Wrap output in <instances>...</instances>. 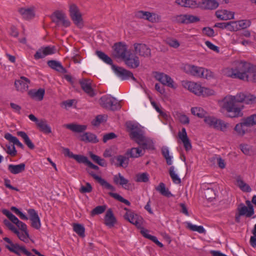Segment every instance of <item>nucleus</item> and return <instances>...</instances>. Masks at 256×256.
<instances>
[{
  "mask_svg": "<svg viewBox=\"0 0 256 256\" xmlns=\"http://www.w3.org/2000/svg\"><path fill=\"white\" fill-rule=\"evenodd\" d=\"M239 94L236 96L228 95L219 102L222 110L228 112L227 116L230 118H237L243 116V105L239 106L237 103H240L242 98Z\"/></svg>",
  "mask_w": 256,
  "mask_h": 256,
  "instance_id": "f257e3e1",
  "label": "nucleus"
},
{
  "mask_svg": "<svg viewBox=\"0 0 256 256\" xmlns=\"http://www.w3.org/2000/svg\"><path fill=\"white\" fill-rule=\"evenodd\" d=\"M252 68L253 65L251 64L244 60H238L234 62V68H226L224 72L228 77L249 81Z\"/></svg>",
  "mask_w": 256,
  "mask_h": 256,
  "instance_id": "f03ea898",
  "label": "nucleus"
},
{
  "mask_svg": "<svg viewBox=\"0 0 256 256\" xmlns=\"http://www.w3.org/2000/svg\"><path fill=\"white\" fill-rule=\"evenodd\" d=\"M130 139L136 142L140 143L145 136L143 128L138 124L127 122L126 124Z\"/></svg>",
  "mask_w": 256,
  "mask_h": 256,
  "instance_id": "7ed1b4c3",
  "label": "nucleus"
},
{
  "mask_svg": "<svg viewBox=\"0 0 256 256\" xmlns=\"http://www.w3.org/2000/svg\"><path fill=\"white\" fill-rule=\"evenodd\" d=\"M184 70L187 74L198 78L208 79L212 76V72L204 68L192 64H186Z\"/></svg>",
  "mask_w": 256,
  "mask_h": 256,
  "instance_id": "20e7f679",
  "label": "nucleus"
},
{
  "mask_svg": "<svg viewBox=\"0 0 256 256\" xmlns=\"http://www.w3.org/2000/svg\"><path fill=\"white\" fill-rule=\"evenodd\" d=\"M4 240L8 243V244L6 245V248L10 252H14L17 256H20L22 254H24L27 256H34L32 255L30 252H28L24 246L12 242V241L7 237L4 238Z\"/></svg>",
  "mask_w": 256,
  "mask_h": 256,
  "instance_id": "39448f33",
  "label": "nucleus"
},
{
  "mask_svg": "<svg viewBox=\"0 0 256 256\" xmlns=\"http://www.w3.org/2000/svg\"><path fill=\"white\" fill-rule=\"evenodd\" d=\"M100 104L103 108L112 110L120 109L121 107L119 102L110 95H105L102 96L100 100Z\"/></svg>",
  "mask_w": 256,
  "mask_h": 256,
  "instance_id": "423d86ee",
  "label": "nucleus"
},
{
  "mask_svg": "<svg viewBox=\"0 0 256 256\" xmlns=\"http://www.w3.org/2000/svg\"><path fill=\"white\" fill-rule=\"evenodd\" d=\"M70 14L74 22L78 26H82V14L78 6L74 4H72L70 6Z\"/></svg>",
  "mask_w": 256,
  "mask_h": 256,
  "instance_id": "0eeeda50",
  "label": "nucleus"
},
{
  "mask_svg": "<svg viewBox=\"0 0 256 256\" xmlns=\"http://www.w3.org/2000/svg\"><path fill=\"white\" fill-rule=\"evenodd\" d=\"M124 217L126 220L135 225L138 228H141L142 226L144 221L142 218L132 212H126Z\"/></svg>",
  "mask_w": 256,
  "mask_h": 256,
  "instance_id": "6e6552de",
  "label": "nucleus"
},
{
  "mask_svg": "<svg viewBox=\"0 0 256 256\" xmlns=\"http://www.w3.org/2000/svg\"><path fill=\"white\" fill-rule=\"evenodd\" d=\"M112 69L116 74L122 80H128L131 78L134 80H136L132 73L129 70L121 67L116 66L114 65H112Z\"/></svg>",
  "mask_w": 256,
  "mask_h": 256,
  "instance_id": "1a4fd4ad",
  "label": "nucleus"
},
{
  "mask_svg": "<svg viewBox=\"0 0 256 256\" xmlns=\"http://www.w3.org/2000/svg\"><path fill=\"white\" fill-rule=\"evenodd\" d=\"M114 55L115 57L118 58H122L124 59L127 56V46L126 45L122 43L119 42L114 44Z\"/></svg>",
  "mask_w": 256,
  "mask_h": 256,
  "instance_id": "9d476101",
  "label": "nucleus"
},
{
  "mask_svg": "<svg viewBox=\"0 0 256 256\" xmlns=\"http://www.w3.org/2000/svg\"><path fill=\"white\" fill-rule=\"evenodd\" d=\"M182 84L184 88H187L195 94L201 96L202 86L200 84L192 82L183 81Z\"/></svg>",
  "mask_w": 256,
  "mask_h": 256,
  "instance_id": "9b49d317",
  "label": "nucleus"
},
{
  "mask_svg": "<svg viewBox=\"0 0 256 256\" xmlns=\"http://www.w3.org/2000/svg\"><path fill=\"white\" fill-rule=\"evenodd\" d=\"M53 15L56 18L53 20V22L57 24L61 23L64 27H68L70 26V22L64 12L57 10L54 13Z\"/></svg>",
  "mask_w": 256,
  "mask_h": 256,
  "instance_id": "f8f14e48",
  "label": "nucleus"
},
{
  "mask_svg": "<svg viewBox=\"0 0 256 256\" xmlns=\"http://www.w3.org/2000/svg\"><path fill=\"white\" fill-rule=\"evenodd\" d=\"M82 90L90 96L93 97L96 93L92 88V80L90 79L84 78L80 81Z\"/></svg>",
  "mask_w": 256,
  "mask_h": 256,
  "instance_id": "ddd939ff",
  "label": "nucleus"
},
{
  "mask_svg": "<svg viewBox=\"0 0 256 256\" xmlns=\"http://www.w3.org/2000/svg\"><path fill=\"white\" fill-rule=\"evenodd\" d=\"M134 52L136 54L144 57L150 56V49L144 44L136 43L134 44Z\"/></svg>",
  "mask_w": 256,
  "mask_h": 256,
  "instance_id": "4468645a",
  "label": "nucleus"
},
{
  "mask_svg": "<svg viewBox=\"0 0 256 256\" xmlns=\"http://www.w3.org/2000/svg\"><path fill=\"white\" fill-rule=\"evenodd\" d=\"M30 84V80L24 76H21L20 80L14 82L16 90L22 92L28 90Z\"/></svg>",
  "mask_w": 256,
  "mask_h": 256,
  "instance_id": "2eb2a0df",
  "label": "nucleus"
},
{
  "mask_svg": "<svg viewBox=\"0 0 256 256\" xmlns=\"http://www.w3.org/2000/svg\"><path fill=\"white\" fill-rule=\"evenodd\" d=\"M135 16L138 18L148 20L152 22H156L158 19V16L156 14L142 10L136 12Z\"/></svg>",
  "mask_w": 256,
  "mask_h": 256,
  "instance_id": "dca6fc26",
  "label": "nucleus"
},
{
  "mask_svg": "<svg viewBox=\"0 0 256 256\" xmlns=\"http://www.w3.org/2000/svg\"><path fill=\"white\" fill-rule=\"evenodd\" d=\"M28 212L32 222V226L36 230L40 229L41 226V223L36 212L34 209L31 208L28 210Z\"/></svg>",
  "mask_w": 256,
  "mask_h": 256,
  "instance_id": "f3484780",
  "label": "nucleus"
},
{
  "mask_svg": "<svg viewBox=\"0 0 256 256\" xmlns=\"http://www.w3.org/2000/svg\"><path fill=\"white\" fill-rule=\"evenodd\" d=\"M178 136L179 138L183 143L186 150L188 151L191 150L192 148V144L188 136L185 128H183L182 129V130L178 132Z\"/></svg>",
  "mask_w": 256,
  "mask_h": 256,
  "instance_id": "a211bd4d",
  "label": "nucleus"
},
{
  "mask_svg": "<svg viewBox=\"0 0 256 256\" xmlns=\"http://www.w3.org/2000/svg\"><path fill=\"white\" fill-rule=\"evenodd\" d=\"M218 5L216 0H201L198 3L199 6L204 10H215Z\"/></svg>",
  "mask_w": 256,
  "mask_h": 256,
  "instance_id": "6ab92c4d",
  "label": "nucleus"
},
{
  "mask_svg": "<svg viewBox=\"0 0 256 256\" xmlns=\"http://www.w3.org/2000/svg\"><path fill=\"white\" fill-rule=\"evenodd\" d=\"M249 127L246 121L242 118L240 123L235 126L234 130L238 136H242L248 132V128Z\"/></svg>",
  "mask_w": 256,
  "mask_h": 256,
  "instance_id": "aec40b11",
  "label": "nucleus"
},
{
  "mask_svg": "<svg viewBox=\"0 0 256 256\" xmlns=\"http://www.w3.org/2000/svg\"><path fill=\"white\" fill-rule=\"evenodd\" d=\"M88 172L96 180L102 187L112 191L114 190V187L110 184L106 180L102 178L101 177L96 175L93 172L89 170H88Z\"/></svg>",
  "mask_w": 256,
  "mask_h": 256,
  "instance_id": "412c9836",
  "label": "nucleus"
},
{
  "mask_svg": "<svg viewBox=\"0 0 256 256\" xmlns=\"http://www.w3.org/2000/svg\"><path fill=\"white\" fill-rule=\"evenodd\" d=\"M18 12L26 20L32 18L34 16V7H24L18 9Z\"/></svg>",
  "mask_w": 256,
  "mask_h": 256,
  "instance_id": "4be33fe9",
  "label": "nucleus"
},
{
  "mask_svg": "<svg viewBox=\"0 0 256 256\" xmlns=\"http://www.w3.org/2000/svg\"><path fill=\"white\" fill-rule=\"evenodd\" d=\"M126 64L130 68H136L140 65L139 58L134 55L129 54L128 56L124 58Z\"/></svg>",
  "mask_w": 256,
  "mask_h": 256,
  "instance_id": "5701e85b",
  "label": "nucleus"
},
{
  "mask_svg": "<svg viewBox=\"0 0 256 256\" xmlns=\"http://www.w3.org/2000/svg\"><path fill=\"white\" fill-rule=\"evenodd\" d=\"M156 79L164 85H166L170 88H174V81L168 76L162 73L158 74L156 76Z\"/></svg>",
  "mask_w": 256,
  "mask_h": 256,
  "instance_id": "b1692460",
  "label": "nucleus"
},
{
  "mask_svg": "<svg viewBox=\"0 0 256 256\" xmlns=\"http://www.w3.org/2000/svg\"><path fill=\"white\" fill-rule=\"evenodd\" d=\"M138 144L140 146V148L144 152L145 150H154V148L152 140L146 136L142 138L140 142L138 143Z\"/></svg>",
  "mask_w": 256,
  "mask_h": 256,
  "instance_id": "393cba45",
  "label": "nucleus"
},
{
  "mask_svg": "<svg viewBox=\"0 0 256 256\" xmlns=\"http://www.w3.org/2000/svg\"><path fill=\"white\" fill-rule=\"evenodd\" d=\"M114 181L116 184H119L126 190H128L130 184L128 180L125 178L120 173L114 176Z\"/></svg>",
  "mask_w": 256,
  "mask_h": 256,
  "instance_id": "a878e982",
  "label": "nucleus"
},
{
  "mask_svg": "<svg viewBox=\"0 0 256 256\" xmlns=\"http://www.w3.org/2000/svg\"><path fill=\"white\" fill-rule=\"evenodd\" d=\"M116 222L115 218L111 210H108L104 216V224L108 227L111 228L113 227Z\"/></svg>",
  "mask_w": 256,
  "mask_h": 256,
  "instance_id": "bb28decb",
  "label": "nucleus"
},
{
  "mask_svg": "<svg viewBox=\"0 0 256 256\" xmlns=\"http://www.w3.org/2000/svg\"><path fill=\"white\" fill-rule=\"evenodd\" d=\"M44 93L45 90L43 88H39L38 90L33 89L28 91V94L31 98L40 101L43 99Z\"/></svg>",
  "mask_w": 256,
  "mask_h": 256,
  "instance_id": "cd10ccee",
  "label": "nucleus"
},
{
  "mask_svg": "<svg viewBox=\"0 0 256 256\" xmlns=\"http://www.w3.org/2000/svg\"><path fill=\"white\" fill-rule=\"evenodd\" d=\"M26 164L24 163H20L18 164H10L8 166V171L14 174H16L24 171Z\"/></svg>",
  "mask_w": 256,
  "mask_h": 256,
  "instance_id": "c85d7f7f",
  "label": "nucleus"
},
{
  "mask_svg": "<svg viewBox=\"0 0 256 256\" xmlns=\"http://www.w3.org/2000/svg\"><path fill=\"white\" fill-rule=\"evenodd\" d=\"M126 154L132 158H138L144 154V152L140 148H132L128 149Z\"/></svg>",
  "mask_w": 256,
  "mask_h": 256,
  "instance_id": "c756f323",
  "label": "nucleus"
},
{
  "mask_svg": "<svg viewBox=\"0 0 256 256\" xmlns=\"http://www.w3.org/2000/svg\"><path fill=\"white\" fill-rule=\"evenodd\" d=\"M218 18L222 20H228L234 18V13L226 10H218L216 12Z\"/></svg>",
  "mask_w": 256,
  "mask_h": 256,
  "instance_id": "7c9ffc66",
  "label": "nucleus"
},
{
  "mask_svg": "<svg viewBox=\"0 0 256 256\" xmlns=\"http://www.w3.org/2000/svg\"><path fill=\"white\" fill-rule=\"evenodd\" d=\"M238 212H239V216H245L248 218L252 216L254 214V209L250 207L248 208L246 206L242 204L238 208Z\"/></svg>",
  "mask_w": 256,
  "mask_h": 256,
  "instance_id": "2f4dec72",
  "label": "nucleus"
},
{
  "mask_svg": "<svg viewBox=\"0 0 256 256\" xmlns=\"http://www.w3.org/2000/svg\"><path fill=\"white\" fill-rule=\"evenodd\" d=\"M114 160H116L118 162V164H115L116 166H122L123 168L127 167L129 162L128 158L122 155H119L113 158L111 160L112 162H114Z\"/></svg>",
  "mask_w": 256,
  "mask_h": 256,
  "instance_id": "473e14b6",
  "label": "nucleus"
},
{
  "mask_svg": "<svg viewBox=\"0 0 256 256\" xmlns=\"http://www.w3.org/2000/svg\"><path fill=\"white\" fill-rule=\"evenodd\" d=\"M238 94L239 96H241L242 100H240V102H244L247 104H256V96L251 94H246L242 92Z\"/></svg>",
  "mask_w": 256,
  "mask_h": 256,
  "instance_id": "72a5a7b5",
  "label": "nucleus"
},
{
  "mask_svg": "<svg viewBox=\"0 0 256 256\" xmlns=\"http://www.w3.org/2000/svg\"><path fill=\"white\" fill-rule=\"evenodd\" d=\"M48 65L50 68L56 70V71L62 73L66 72V69L63 67L60 62L58 61L54 60H48Z\"/></svg>",
  "mask_w": 256,
  "mask_h": 256,
  "instance_id": "f704fd0d",
  "label": "nucleus"
},
{
  "mask_svg": "<svg viewBox=\"0 0 256 256\" xmlns=\"http://www.w3.org/2000/svg\"><path fill=\"white\" fill-rule=\"evenodd\" d=\"M65 128L73 132H82L86 129V126L85 125L78 124H66L64 126Z\"/></svg>",
  "mask_w": 256,
  "mask_h": 256,
  "instance_id": "c9c22d12",
  "label": "nucleus"
},
{
  "mask_svg": "<svg viewBox=\"0 0 256 256\" xmlns=\"http://www.w3.org/2000/svg\"><path fill=\"white\" fill-rule=\"evenodd\" d=\"M140 228V232L144 237L152 240L160 248H162L164 246L163 244L158 240L156 236H152L148 234V230H146L142 227Z\"/></svg>",
  "mask_w": 256,
  "mask_h": 256,
  "instance_id": "e433bc0d",
  "label": "nucleus"
},
{
  "mask_svg": "<svg viewBox=\"0 0 256 256\" xmlns=\"http://www.w3.org/2000/svg\"><path fill=\"white\" fill-rule=\"evenodd\" d=\"M36 126L44 134H48L52 132L51 128L46 120H40Z\"/></svg>",
  "mask_w": 256,
  "mask_h": 256,
  "instance_id": "4c0bfd02",
  "label": "nucleus"
},
{
  "mask_svg": "<svg viewBox=\"0 0 256 256\" xmlns=\"http://www.w3.org/2000/svg\"><path fill=\"white\" fill-rule=\"evenodd\" d=\"M81 140L85 142L96 143L98 142L96 136L90 132H86L81 136Z\"/></svg>",
  "mask_w": 256,
  "mask_h": 256,
  "instance_id": "58836bf2",
  "label": "nucleus"
},
{
  "mask_svg": "<svg viewBox=\"0 0 256 256\" xmlns=\"http://www.w3.org/2000/svg\"><path fill=\"white\" fill-rule=\"evenodd\" d=\"M17 134L18 136L21 137L25 144L30 148V149H34V144L30 140V139L29 137L27 135V134L22 131H20L17 132Z\"/></svg>",
  "mask_w": 256,
  "mask_h": 256,
  "instance_id": "ea45409f",
  "label": "nucleus"
},
{
  "mask_svg": "<svg viewBox=\"0 0 256 256\" xmlns=\"http://www.w3.org/2000/svg\"><path fill=\"white\" fill-rule=\"evenodd\" d=\"M251 36L250 31L246 30L240 32V34H236L233 36L232 44H237L240 43V38L242 36L246 38H250Z\"/></svg>",
  "mask_w": 256,
  "mask_h": 256,
  "instance_id": "a19ab883",
  "label": "nucleus"
},
{
  "mask_svg": "<svg viewBox=\"0 0 256 256\" xmlns=\"http://www.w3.org/2000/svg\"><path fill=\"white\" fill-rule=\"evenodd\" d=\"M228 127V123L225 122L221 119L218 118L214 129L222 132H225L227 130Z\"/></svg>",
  "mask_w": 256,
  "mask_h": 256,
  "instance_id": "79ce46f5",
  "label": "nucleus"
},
{
  "mask_svg": "<svg viewBox=\"0 0 256 256\" xmlns=\"http://www.w3.org/2000/svg\"><path fill=\"white\" fill-rule=\"evenodd\" d=\"M204 118V122L210 128H214L216 122L218 120V118L214 117V116H205Z\"/></svg>",
  "mask_w": 256,
  "mask_h": 256,
  "instance_id": "37998d69",
  "label": "nucleus"
},
{
  "mask_svg": "<svg viewBox=\"0 0 256 256\" xmlns=\"http://www.w3.org/2000/svg\"><path fill=\"white\" fill-rule=\"evenodd\" d=\"M4 138L10 142H12L14 145L15 144L22 148H24V145L19 141L18 138L16 137L13 136L10 134H6L4 135Z\"/></svg>",
  "mask_w": 256,
  "mask_h": 256,
  "instance_id": "c03bdc74",
  "label": "nucleus"
},
{
  "mask_svg": "<svg viewBox=\"0 0 256 256\" xmlns=\"http://www.w3.org/2000/svg\"><path fill=\"white\" fill-rule=\"evenodd\" d=\"M176 2L178 4L184 7L194 8L197 5L196 2L192 0H176Z\"/></svg>",
  "mask_w": 256,
  "mask_h": 256,
  "instance_id": "a18cd8bd",
  "label": "nucleus"
},
{
  "mask_svg": "<svg viewBox=\"0 0 256 256\" xmlns=\"http://www.w3.org/2000/svg\"><path fill=\"white\" fill-rule=\"evenodd\" d=\"M156 189L162 195L170 197L172 196L168 190L166 188V186L163 182H160Z\"/></svg>",
  "mask_w": 256,
  "mask_h": 256,
  "instance_id": "49530a36",
  "label": "nucleus"
},
{
  "mask_svg": "<svg viewBox=\"0 0 256 256\" xmlns=\"http://www.w3.org/2000/svg\"><path fill=\"white\" fill-rule=\"evenodd\" d=\"M186 228L193 232H197L200 234H203L205 232V230L202 226H198L196 225L192 224L190 222H186Z\"/></svg>",
  "mask_w": 256,
  "mask_h": 256,
  "instance_id": "de8ad7c7",
  "label": "nucleus"
},
{
  "mask_svg": "<svg viewBox=\"0 0 256 256\" xmlns=\"http://www.w3.org/2000/svg\"><path fill=\"white\" fill-rule=\"evenodd\" d=\"M14 234L17 235L20 240L26 243H27L29 242L30 237L28 230H26V231L21 230L20 232L18 230H17V232H15Z\"/></svg>",
  "mask_w": 256,
  "mask_h": 256,
  "instance_id": "09e8293b",
  "label": "nucleus"
},
{
  "mask_svg": "<svg viewBox=\"0 0 256 256\" xmlns=\"http://www.w3.org/2000/svg\"><path fill=\"white\" fill-rule=\"evenodd\" d=\"M73 230L79 236L82 238L85 236V228L83 225L79 224H74Z\"/></svg>",
  "mask_w": 256,
  "mask_h": 256,
  "instance_id": "8fccbe9b",
  "label": "nucleus"
},
{
  "mask_svg": "<svg viewBox=\"0 0 256 256\" xmlns=\"http://www.w3.org/2000/svg\"><path fill=\"white\" fill-rule=\"evenodd\" d=\"M192 114L198 118H204L206 114V112L200 107H194L191 108Z\"/></svg>",
  "mask_w": 256,
  "mask_h": 256,
  "instance_id": "3c124183",
  "label": "nucleus"
},
{
  "mask_svg": "<svg viewBox=\"0 0 256 256\" xmlns=\"http://www.w3.org/2000/svg\"><path fill=\"white\" fill-rule=\"evenodd\" d=\"M236 184L244 192H249L252 190L250 186L241 179H237Z\"/></svg>",
  "mask_w": 256,
  "mask_h": 256,
  "instance_id": "603ef678",
  "label": "nucleus"
},
{
  "mask_svg": "<svg viewBox=\"0 0 256 256\" xmlns=\"http://www.w3.org/2000/svg\"><path fill=\"white\" fill-rule=\"evenodd\" d=\"M96 54L97 56L102 60L105 63L110 64L112 66V61L110 57L106 54L104 52L101 51H96Z\"/></svg>",
  "mask_w": 256,
  "mask_h": 256,
  "instance_id": "864d4df0",
  "label": "nucleus"
},
{
  "mask_svg": "<svg viewBox=\"0 0 256 256\" xmlns=\"http://www.w3.org/2000/svg\"><path fill=\"white\" fill-rule=\"evenodd\" d=\"M169 172L170 175L174 184H180L181 182L180 178H179L178 174L176 173L174 170V166L170 167Z\"/></svg>",
  "mask_w": 256,
  "mask_h": 256,
  "instance_id": "5fc2aeb1",
  "label": "nucleus"
},
{
  "mask_svg": "<svg viewBox=\"0 0 256 256\" xmlns=\"http://www.w3.org/2000/svg\"><path fill=\"white\" fill-rule=\"evenodd\" d=\"M204 194L206 198L208 200H212L216 196L214 190L210 188H208L206 190H205Z\"/></svg>",
  "mask_w": 256,
  "mask_h": 256,
  "instance_id": "6e6d98bb",
  "label": "nucleus"
},
{
  "mask_svg": "<svg viewBox=\"0 0 256 256\" xmlns=\"http://www.w3.org/2000/svg\"><path fill=\"white\" fill-rule=\"evenodd\" d=\"M149 180L148 174L146 172L137 174L136 177V182H148Z\"/></svg>",
  "mask_w": 256,
  "mask_h": 256,
  "instance_id": "4d7b16f0",
  "label": "nucleus"
},
{
  "mask_svg": "<svg viewBox=\"0 0 256 256\" xmlns=\"http://www.w3.org/2000/svg\"><path fill=\"white\" fill-rule=\"evenodd\" d=\"M90 158L100 166H106V160L104 159L100 158V156L94 154H91Z\"/></svg>",
  "mask_w": 256,
  "mask_h": 256,
  "instance_id": "13d9d810",
  "label": "nucleus"
},
{
  "mask_svg": "<svg viewBox=\"0 0 256 256\" xmlns=\"http://www.w3.org/2000/svg\"><path fill=\"white\" fill-rule=\"evenodd\" d=\"M244 120L250 127L256 125V114L244 118Z\"/></svg>",
  "mask_w": 256,
  "mask_h": 256,
  "instance_id": "bf43d9fd",
  "label": "nucleus"
},
{
  "mask_svg": "<svg viewBox=\"0 0 256 256\" xmlns=\"http://www.w3.org/2000/svg\"><path fill=\"white\" fill-rule=\"evenodd\" d=\"M4 150L7 154L10 155L12 156H15L16 154V150L14 144H6V148H4Z\"/></svg>",
  "mask_w": 256,
  "mask_h": 256,
  "instance_id": "052dcab7",
  "label": "nucleus"
},
{
  "mask_svg": "<svg viewBox=\"0 0 256 256\" xmlns=\"http://www.w3.org/2000/svg\"><path fill=\"white\" fill-rule=\"evenodd\" d=\"M165 42L166 44L170 46L175 48H178L180 46L179 42L173 38H166Z\"/></svg>",
  "mask_w": 256,
  "mask_h": 256,
  "instance_id": "680f3d73",
  "label": "nucleus"
},
{
  "mask_svg": "<svg viewBox=\"0 0 256 256\" xmlns=\"http://www.w3.org/2000/svg\"><path fill=\"white\" fill-rule=\"evenodd\" d=\"M110 195L115 199L117 200H118L122 202L125 204L127 206H130V202L128 200L124 199L121 196L116 193H110Z\"/></svg>",
  "mask_w": 256,
  "mask_h": 256,
  "instance_id": "e2e57ef3",
  "label": "nucleus"
},
{
  "mask_svg": "<svg viewBox=\"0 0 256 256\" xmlns=\"http://www.w3.org/2000/svg\"><path fill=\"white\" fill-rule=\"evenodd\" d=\"M238 22L240 30L246 28L251 25L250 20H238Z\"/></svg>",
  "mask_w": 256,
  "mask_h": 256,
  "instance_id": "0e129e2a",
  "label": "nucleus"
},
{
  "mask_svg": "<svg viewBox=\"0 0 256 256\" xmlns=\"http://www.w3.org/2000/svg\"><path fill=\"white\" fill-rule=\"evenodd\" d=\"M46 56L56 53V48L54 46H48L42 47Z\"/></svg>",
  "mask_w": 256,
  "mask_h": 256,
  "instance_id": "69168bd1",
  "label": "nucleus"
},
{
  "mask_svg": "<svg viewBox=\"0 0 256 256\" xmlns=\"http://www.w3.org/2000/svg\"><path fill=\"white\" fill-rule=\"evenodd\" d=\"M186 24L197 22L200 20L198 17L191 14H186Z\"/></svg>",
  "mask_w": 256,
  "mask_h": 256,
  "instance_id": "338daca9",
  "label": "nucleus"
},
{
  "mask_svg": "<svg viewBox=\"0 0 256 256\" xmlns=\"http://www.w3.org/2000/svg\"><path fill=\"white\" fill-rule=\"evenodd\" d=\"M240 30L238 21H232L228 22V30L238 31Z\"/></svg>",
  "mask_w": 256,
  "mask_h": 256,
  "instance_id": "774afa93",
  "label": "nucleus"
}]
</instances>
